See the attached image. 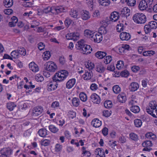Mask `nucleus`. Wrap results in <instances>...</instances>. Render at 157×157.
I'll use <instances>...</instances> for the list:
<instances>
[{
  "label": "nucleus",
  "mask_w": 157,
  "mask_h": 157,
  "mask_svg": "<svg viewBox=\"0 0 157 157\" xmlns=\"http://www.w3.org/2000/svg\"><path fill=\"white\" fill-rule=\"evenodd\" d=\"M69 73L65 70L59 71L56 73L52 77L53 81L50 82L48 85V90L49 91L56 90L58 84L57 83L63 81L68 76Z\"/></svg>",
  "instance_id": "1"
},
{
  "label": "nucleus",
  "mask_w": 157,
  "mask_h": 157,
  "mask_svg": "<svg viewBox=\"0 0 157 157\" xmlns=\"http://www.w3.org/2000/svg\"><path fill=\"white\" fill-rule=\"evenodd\" d=\"M146 17L143 13H136L133 17L134 21L138 24H144L146 21Z\"/></svg>",
  "instance_id": "2"
},
{
  "label": "nucleus",
  "mask_w": 157,
  "mask_h": 157,
  "mask_svg": "<svg viewBox=\"0 0 157 157\" xmlns=\"http://www.w3.org/2000/svg\"><path fill=\"white\" fill-rule=\"evenodd\" d=\"M44 68L47 71L54 72L57 69L56 64L53 62H48L44 64Z\"/></svg>",
  "instance_id": "3"
},
{
  "label": "nucleus",
  "mask_w": 157,
  "mask_h": 157,
  "mask_svg": "<svg viewBox=\"0 0 157 157\" xmlns=\"http://www.w3.org/2000/svg\"><path fill=\"white\" fill-rule=\"evenodd\" d=\"M88 66V67H87L89 68V69L87 71H85V74L83 75V78L84 80H86L90 79L92 80V79H91L93 76V73L90 70L92 69L93 68L94 66L91 65L90 67L89 65Z\"/></svg>",
  "instance_id": "4"
},
{
  "label": "nucleus",
  "mask_w": 157,
  "mask_h": 157,
  "mask_svg": "<svg viewBox=\"0 0 157 157\" xmlns=\"http://www.w3.org/2000/svg\"><path fill=\"white\" fill-rule=\"evenodd\" d=\"M33 115L34 117H37L42 114L44 109L41 106H37L33 108Z\"/></svg>",
  "instance_id": "5"
},
{
  "label": "nucleus",
  "mask_w": 157,
  "mask_h": 157,
  "mask_svg": "<svg viewBox=\"0 0 157 157\" xmlns=\"http://www.w3.org/2000/svg\"><path fill=\"white\" fill-rule=\"evenodd\" d=\"M92 36L91 40L95 43H99L102 40V36L101 34L94 33Z\"/></svg>",
  "instance_id": "6"
},
{
  "label": "nucleus",
  "mask_w": 157,
  "mask_h": 157,
  "mask_svg": "<svg viewBox=\"0 0 157 157\" xmlns=\"http://www.w3.org/2000/svg\"><path fill=\"white\" fill-rule=\"evenodd\" d=\"M90 98L92 101L94 103L99 104L101 102L100 97L96 94H93L91 96Z\"/></svg>",
  "instance_id": "7"
},
{
  "label": "nucleus",
  "mask_w": 157,
  "mask_h": 157,
  "mask_svg": "<svg viewBox=\"0 0 157 157\" xmlns=\"http://www.w3.org/2000/svg\"><path fill=\"white\" fill-rule=\"evenodd\" d=\"M119 17V13L114 11L112 12L109 17L110 21L113 22H115L117 21Z\"/></svg>",
  "instance_id": "8"
},
{
  "label": "nucleus",
  "mask_w": 157,
  "mask_h": 157,
  "mask_svg": "<svg viewBox=\"0 0 157 157\" xmlns=\"http://www.w3.org/2000/svg\"><path fill=\"white\" fill-rule=\"evenodd\" d=\"M95 154L97 157H105L104 150L102 148H98L96 149L95 151Z\"/></svg>",
  "instance_id": "9"
},
{
  "label": "nucleus",
  "mask_w": 157,
  "mask_h": 157,
  "mask_svg": "<svg viewBox=\"0 0 157 157\" xmlns=\"http://www.w3.org/2000/svg\"><path fill=\"white\" fill-rule=\"evenodd\" d=\"M29 66L30 69L33 72H36L39 71L38 66L33 62L30 63Z\"/></svg>",
  "instance_id": "10"
},
{
  "label": "nucleus",
  "mask_w": 157,
  "mask_h": 157,
  "mask_svg": "<svg viewBox=\"0 0 157 157\" xmlns=\"http://www.w3.org/2000/svg\"><path fill=\"white\" fill-rule=\"evenodd\" d=\"M81 15L82 18L84 20H86L90 17V15L88 11L83 10L81 12Z\"/></svg>",
  "instance_id": "11"
},
{
  "label": "nucleus",
  "mask_w": 157,
  "mask_h": 157,
  "mask_svg": "<svg viewBox=\"0 0 157 157\" xmlns=\"http://www.w3.org/2000/svg\"><path fill=\"white\" fill-rule=\"evenodd\" d=\"M120 37L122 40H128L130 38L131 36L129 33L123 32L120 34Z\"/></svg>",
  "instance_id": "12"
},
{
  "label": "nucleus",
  "mask_w": 157,
  "mask_h": 157,
  "mask_svg": "<svg viewBox=\"0 0 157 157\" xmlns=\"http://www.w3.org/2000/svg\"><path fill=\"white\" fill-rule=\"evenodd\" d=\"M65 7L62 6H59L56 7H53V11L55 12L54 13L58 14L60 13L63 12L66 10Z\"/></svg>",
  "instance_id": "13"
},
{
  "label": "nucleus",
  "mask_w": 157,
  "mask_h": 157,
  "mask_svg": "<svg viewBox=\"0 0 157 157\" xmlns=\"http://www.w3.org/2000/svg\"><path fill=\"white\" fill-rule=\"evenodd\" d=\"M117 99L120 102L124 103L127 100V98L125 94L124 93H121L118 95Z\"/></svg>",
  "instance_id": "14"
},
{
  "label": "nucleus",
  "mask_w": 157,
  "mask_h": 157,
  "mask_svg": "<svg viewBox=\"0 0 157 157\" xmlns=\"http://www.w3.org/2000/svg\"><path fill=\"white\" fill-rule=\"evenodd\" d=\"M82 51H83V54H88L90 53L92 51V48L90 46L86 44L82 48Z\"/></svg>",
  "instance_id": "15"
},
{
  "label": "nucleus",
  "mask_w": 157,
  "mask_h": 157,
  "mask_svg": "<svg viewBox=\"0 0 157 157\" xmlns=\"http://www.w3.org/2000/svg\"><path fill=\"white\" fill-rule=\"evenodd\" d=\"M148 5L147 3L145 0H143L141 1L139 5V8L141 10H144L146 9Z\"/></svg>",
  "instance_id": "16"
},
{
  "label": "nucleus",
  "mask_w": 157,
  "mask_h": 157,
  "mask_svg": "<svg viewBox=\"0 0 157 157\" xmlns=\"http://www.w3.org/2000/svg\"><path fill=\"white\" fill-rule=\"evenodd\" d=\"M76 80L75 78H72L69 80L67 82L66 87L67 89L72 88L75 85Z\"/></svg>",
  "instance_id": "17"
},
{
  "label": "nucleus",
  "mask_w": 157,
  "mask_h": 157,
  "mask_svg": "<svg viewBox=\"0 0 157 157\" xmlns=\"http://www.w3.org/2000/svg\"><path fill=\"white\" fill-rule=\"evenodd\" d=\"M129 88L131 91H135L139 88V85L136 82H132L130 85Z\"/></svg>",
  "instance_id": "18"
},
{
  "label": "nucleus",
  "mask_w": 157,
  "mask_h": 157,
  "mask_svg": "<svg viewBox=\"0 0 157 157\" xmlns=\"http://www.w3.org/2000/svg\"><path fill=\"white\" fill-rule=\"evenodd\" d=\"M91 124L93 125L94 127L98 128L101 125V122L98 119L95 118L91 122Z\"/></svg>",
  "instance_id": "19"
},
{
  "label": "nucleus",
  "mask_w": 157,
  "mask_h": 157,
  "mask_svg": "<svg viewBox=\"0 0 157 157\" xmlns=\"http://www.w3.org/2000/svg\"><path fill=\"white\" fill-rule=\"evenodd\" d=\"M106 55V53L104 52L99 51L95 53L96 57L99 59H102L105 57Z\"/></svg>",
  "instance_id": "20"
},
{
  "label": "nucleus",
  "mask_w": 157,
  "mask_h": 157,
  "mask_svg": "<svg viewBox=\"0 0 157 157\" xmlns=\"http://www.w3.org/2000/svg\"><path fill=\"white\" fill-rule=\"evenodd\" d=\"M85 45L84 43V40H82L78 41L77 43L76 44V48L78 50H82Z\"/></svg>",
  "instance_id": "21"
},
{
  "label": "nucleus",
  "mask_w": 157,
  "mask_h": 157,
  "mask_svg": "<svg viewBox=\"0 0 157 157\" xmlns=\"http://www.w3.org/2000/svg\"><path fill=\"white\" fill-rule=\"evenodd\" d=\"M1 154H4L6 155H10L11 154L12 151L10 148H5L0 151Z\"/></svg>",
  "instance_id": "22"
},
{
  "label": "nucleus",
  "mask_w": 157,
  "mask_h": 157,
  "mask_svg": "<svg viewBox=\"0 0 157 157\" xmlns=\"http://www.w3.org/2000/svg\"><path fill=\"white\" fill-rule=\"evenodd\" d=\"M11 19L12 21L10 22L8 25L10 27H14L15 26L16 24L17 23L18 19L16 17L13 16L11 18Z\"/></svg>",
  "instance_id": "23"
},
{
  "label": "nucleus",
  "mask_w": 157,
  "mask_h": 157,
  "mask_svg": "<svg viewBox=\"0 0 157 157\" xmlns=\"http://www.w3.org/2000/svg\"><path fill=\"white\" fill-rule=\"evenodd\" d=\"M97 71L99 73H103L105 71V68L101 63H98L96 66Z\"/></svg>",
  "instance_id": "24"
},
{
  "label": "nucleus",
  "mask_w": 157,
  "mask_h": 157,
  "mask_svg": "<svg viewBox=\"0 0 157 157\" xmlns=\"http://www.w3.org/2000/svg\"><path fill=\"white\" fill-rule=\"evenodd\" d=\"M94 33L93 31L88 29H86L84 31V34L85 36L89 37L91 39L92 35H93Z\"/></svg>",
  "instance_id": "25"
},
{
  "label": "nucleus",
  "mask_w": 157,
  "mask_h": 157,
  "mask_svg": "<svg viewBox=\"0 0 157 157\" xmlns=\"http://www.w3.org/2000/svg\"><path fill=\"white\" fill-rule=\"evenodd\" d=\"M130 110L134 113H138L140 111L139 107L137 105H132L130 107Z\"/></svg>",
  "instance_id": "26"
},
{
  "label": "nucleus",
  "mask_w": 157,
  "mask_h": 157,
  "mask_svg": "<svg viewBox=\"0 0 157 157\" xmlns=\"http://www.w3.org/2000/svg\"><path fill=\"white\" fill-rule=\"evenodd\" d=\"M129 137L132 140L137 141L139 140L138 136L134 133H131L129 134Z\"/></svg>",
  "instance_id": "27"
},
{
  "label": "nucleus",
  "mask_w": 157,
  "mask_h": 157,
  "mask_svg": "<svg viewBox=\"0 0 157 157\" xmlns=\"http://www.w3.org/2000/svg\"><path fill=\"white\" fill-rule=\"evenodd\" d=\"M72 104L73 106L75 107H77L80 105V101L78 98H74L72 100Z\"/></svg>",
  "instance_id": "28"
},
{
  "label": "nucleus",
  "mask_w": 157,
  "mask_h": 157,
  "mask_svg": "<svg viewBox=\"0 0 157 157\" xmlns=\"http://www.w3.org/2000/svg\"><path fill=\"white\" fill-rule=\"evenodd\" d=\"M38 133L40 136L44 137L47 135V130L45 129L41 128L39 130Z\"/></svg>",
  "instance_id": "29"
},
{
  "label": "nucleus",
  "mask_w": 157,
  "mask_h": 157,
  "mask_svg": "<svg viewBox=\"0 0 157 157\" xmlns=\"http://www.w3.org/2000/svg\"><path fill=\"white\" fill-rule=\"evenodd\" d=\"M79 96L80 100L83 102L86 101L87 99V96L86 94L84 92H81L79 94Z\"/></svg>",
  "instance_id": "30"
},
{
  "label": "nucleus",
  "mask_w": 157,
  "mask_h": 157,
  "mask_svg": "<svg viewBox=\"0 0 157 157\" xmlns=\"http://www.w3.org/2000/svg\"><path fill=\"white\" fill-rule=\"evenodd\" d=\"M16 106V105L13 102H10L7 104V107L10 111H12L14 108Z\"/></svg>",
  "instance_id": "31"
},
{
  "label": "nucleus",
  "mask_w": 157,
  "mask_h": 157,
  "mask_svg": "<svg viewBox=\"0 0 157 157\" xmlns=\"http://www.w3.org/2000/svg\"><path fill=\"white\" fill-rule=\"evenodd\" d=\"M10 55L14 59H18L20 57L17 50L13 51Z\"/></svg>",
  "instance_id": "32"
},
{
  "label": "nucleus",
  "mask_w": 157,
  "mask_h": 157,
  "mask_svg": "<svg viewBox=\"0 0 157 157\" xmlns=\"http://www.w3.org/2000/svg\"><path fill=\"white\" fill-rule=\"evenodd\" d=\"M17 50L20 56L21 55H23V56H24L26 54V50L24 48H18Z\"/></svg>",
  "instance_id": "33"
},
{
  "label": "nucleus",
  "mask_w": 157,
  "mask_h": 157,
  "mask_svg": "<svg viewBox=\"0 0 157 157\" xmlns=\"http://www.w3.org/2000/svg\"><path fill=\"white\" fill-rule=\"evenodd\" d=\"M98 1L99 3L104 6H108L110 3L109 0H98Z\"/></svg>",
  "instance_id": "34"
},
{
  "label": "nucleus",
  "mask_w": 157,
  "mask_h": 157,
  "mask_svg": "<svg viewBox=\"0 0 157 157\" xmlns=\"http://www.w3.org/2000/svg\"><path fill=\"white\" fill-rule=\"evenodd\" d=\"M4 3V6L6 7H10L13 4V0H5Z\"/></svg>",
  "instance_id": "35"
},
{
  "label": "nucleus",
  "mask_w": 157,
  "mask_h": 157,
  "mask_svg": "<svg viewBox=\"0 0 157 157\" xmlns=\"http://www.w3.org/2000/svg\"><path fill=\"white\" fill-rule=\"evenodd\" d=\"M104 107L106 108H110L113 106L112 102L110 100L106 101L104 103Z\"/></svg>",
  "instance_id": "36"
},
{
  "label": "nucleus",
  "mask_w": 157,
  "mask_h": 157,
  "mask_svg": "<svg viewBox=\"0 0 157 157\" xmlns=\"http://www.w3.org/2000/svg\"><path fill=\"white\" fill-rule=\"evenodd\" d=\"M49 128L50 131L52 132L55 133L59 131L58 128L53 125H50L49 126Z\"/></svg>",
  "instance_id": "37"
},
{
  "label": "nucleus",
  "mask_w": 157,
  "mask_h": 157,
  "mask_svg": "<svg viewBox=\"0 0 157 157\" xmlns=\"http://www.w3.org/2000/svg\"><path fill=\"white\" fill-rule=\"evenodd\" d=\"M148 25L151 29H155L157 27V23L155 21L150 22Z\"/></svg>",
  "instance_id": "38"
},
{
  "label": "nucleus",
  "mask_w": 157,
  "mask_h": 157,
  "mask_svg": "<svg viewBox=\"0 0 157 157\" xmlns=\"http://www.w3.org/2000/svg\"><path fill=\"white\" fill-rule=\"evenodd\" d=\"M149 106L151 109H156L157 107V104L155 101H150L149 103Z\"/></svg>",
  "instance_id": "39"
},
{
  "label": "nucleus",
  "mask_w": 157,
  "mask_h": 157,
  "mask_svg": "<svg viewBox=\"0 0 157 157\" xmlns=\"http://www.w3.org/2000/svg\"><path fill=\"white\" fill-rule=\"evenodd\" d=\"M43 12L45 13H48L50 12H51L52 13H55V12L53 11V7H51L50 6H48L44 9L43 10Z\"/></svg>",
  "instance_id": "40"
},
{
  "label": "nucleus",
  "mask_w": 157,
  "mask_h": 157,
  "mask_svg": "<svg viewBox=\"0 0 157 157\" xmlns=\"http://www.w3.org/2000/svg\"><path fill=\"white\" fill-rule=\"evenodd\" d=\"M107 31L105 29V26H101L98 29V33L101 34V35L102 34H105L106 33Z\"/></svg>",
  "instance_id": "41"
},
{
  "label": "nucleus",
  "mask_w": 157,
  "mask_h": 157,
  "mask_svg": "<svg viewBox=\"0 0 157 157\" xmlns=\"http://www.w3.org/2000/svg\"><path fill=\"white\" fill-rule=\"evenodd\" d=\"M142 145L144 147H149L152 146V144L151 141L146 140L142 143Z\"/></svg>",
  "instance_id": "42"
},
{
  "label": "nucleus",
  "mask_w": 157,
  "mask_h": 157,
  "mask_svg": "<svg viewBox=\"0 0 157 157\" xmlns=\"http://www.w3.org/2000/svg\"><path fill=\"white\" fill-rule=\"evenodd\" d=\"M113 90L115 93L118 94L121 91V88L119 86L116 85L113 86Z\"/></svg>",
  "instance_id": "43"
},
{
  "label": "nucleus",
  "mask_w": 157,
  "mask_h": 157,
  "mask_svg": "<svg viewBox=\"0 0 157 157\" xmlns=\"http://www.w3.org/2000/svg\"><path fill=\"white\" fill-rule=\"evenodd\" d=\"M134 123L136 127H140L142 124V121L139 119H136L134 121Z\"/></svg>",
  "instance_id": "44"
},
{
  "label": "nucleus",
  "mask_w": 157,
  "mask_h": 157,
  "mask_svg": "<svg viewBox=\"0 0 157 157\" xmlns=\"http://www.w3.org/2000/svg\"><path fill=\"white\" fill-rule=\"evenodd\" d=\"M127 4L131 6H134L136 4V0H125Z\"/></svg>",
  "instance_id": "45"
},
{
  "label": "nucleus",
  "mask_w": 157,
  "mask_h": 157,
  "mask_svg": "<svg viewBox=\"0 0 157 157\" xmlns=\"http://www.w3.org/2000/svg\"><path fill=\"white\" fill-rule=\"evenodd\" d=\"M44 54L43 56V59L44 60H47L49 59L51 55L50 52L49 51H46L44 53Z\"/></svg>",
  "instance_id": "46"
},
{
  "label": "nucleus",
  "mask_w": 157,
  "mask_h": 157,
  "mask_svg": "<svg viewBox=\"0 0 157 157\" xmlns=\"http://www.w3.org/2000/svg\"><path fill=\"white\" fill-rule=\"evenodd\" d=\"M70 15L74 18H77L78 16V12L76 10H71L70 12Z\"/></svg>",
  "instance_id": "47"
},
{
  "label": "nucleus",
  "mask_w": 157,
  "mask_h": 157,
  "mask_svg": "<svg viewBox=\"0 0 157 157\" xmlns=\"http://www.w3.org/2000/svg\"><path fill=\"white\" fill-rule=\"evenodd\" d=\"M112 60V58L111 56H105L104 60V63L106 64H108Z\"/></svg>",
  "instance_id": "48"
},
{
  "label": "nucleus",
  "mask_w": 157,
  "mask_h": 157,
  "mask_svg": "<svg viewBox=\"0 0 157 157\" xmlns=\"http://www.w3.org/2000/svg\"><path fill=\"white\" fill-rule=\"evenodd\" d=\"M35 78L36 80L38 82H41L44 80L43 76L40 74L37 75L36 76Z\"/></svg>",
  "instance_id": "49"
},
{
  "label": "nucleus",
  "mask_w": 157,
  "mask_h": 157,
  "mask_svg": "<svg viewBox=\"0 0 157 157\" xmlns=\"http://www.w3.org/2000/svg\"><path fill=\"white\" fill-rule=\"evenodd\" d=\"M72 22V20L70 19L69 18L67 17L64 21L65 25L68 27L69 25L71 24Z\"/></svg>",
  "instance_id": "50"
},
{
  "label": "nucleus",
  "mask_w": 157,
  "mask_h": 157,
  "mask_svg": "<svg viewBox=\"0 0 157 157\" xmlns=\"http://www.w3.org/2000/svg\"><path fill=\"white\" fill-rule=\"evenodd\" d=\"M123 24H118L117 25V30L118 32H121L124 30Z\"/></svg>",
  "instance_id": "51"
},
{
  "label": "nucleus",
  "mask_w": 157,
  "mask_h": 157,
  "mask_svg": "<svg viewBox=\"0 0 157 157\" xmlns=\"http://www.w3.org/2000/svg\"><path fill=\"white\" fill-rule=\"evenodd\" d=\"M129 75V73L127 70H124L122 71L121 73V75L122 77H127Z\"/></svg>",
  "instance_id": "52"
},
{
  "label": "nucleus",
  "mask_w": 157,
  "mask_h": 157,
  "mask_svg": "<svg viewBox=\"0 0 157 157\" xmlns=\"http://www.w3.org/2000/svg\"><path fill=\"white\" fill-rule=\"evenodd\" d=\"M49 140L46 139L41 141V144L44 146H47L49 145L50 143Z\"/></svg>",
  "instance_id": "53"
},
{
  "label": "nucleus",
  "mask_w": 157,
  "mask_h": 157,
  "mask_svg": "<svg viewBox=\"0 0 157 157\" xmlns=\"http://www.w3.org/2000/svg\"><path fill=\"white\" fill-rule=\"evenodd\" d=\"M144 29L146 34H147L151 32V29L148 25H146L144 26Z\"/></svg>",
  "instance_id": "54"
},
{
  "label": "nucleus",
  "mask_w": 157,
  "mask_h": 157,
  "mask_svg": "<svg viewBox=\"0 0 157 157\" xmlns=\"http://www.w3.org/2000/svg\"><path fill=\"white\" fill-rule=\"evenodd\" d=\"M62 146L60 144H57L55 146V151L56 152L60 151L62 149Z\"/></svg>",
  "instance_id": "55"
},
{
  "label": "nucleus",
  "mask_w": 157,
  "mask_h": 157,
  "mask_svg": "<svg viewBox=\"0 0 157 157\" xmlns=\"http://www.w3.org/2000/svg\"><path fill=\"white\" fill-rule=\"evenodd\" d=\"M140 67L137 66H134L132 67H131L132 71L135 73L137 72L140 70Z\"/></svg>",
  "instance_id": "56"
},
{
  "label": "nucleus",
  "mask_w": 157,
  "mask_h": 157,
  "mask_svg": "<svg viewBox=\"0 0 157 157\" xmlns=\"http://www.w3.org/2000/svg\"><path fill=\"white\" fill-rule=\"evenodd\" d=\"M73 34L74 40H75L78 39L80 35L78 33H72Z\"/></svg>",
  "instance_id": "57"
},
{
  "label": "nucleus",
  "mask_w": 157,
  "mask_h": 157,
  "mask_svg": "<svg viewBox=\"0 0 157 157\" xmlns=\"http://www.w3.org/2000/svg\"><path fill=\"white\" fill-rule=\"evenodd\" d=\"M59 106V103L57 101L53 102L52 103L51 106L52 108H55Z\"/></svg>",
  "instance_id": "58"
},
{
  "label": "nucleus",
  "mask_w": 157,
  "mask_h": 157,
  "mask_svg": "<svg viewBox=\"0 0 157 157\" xmlns=\"http://www.w3.org/2000/svg\"><path fill=\"white\" fill-rule=\"evenodd\" d=\"M110 112L111 111H109L107 110H105L103 112V115L105 117H109L111 115Z\"/></svg>",
  "instance_id": "59"
},
{
  "label": "nucleus",
  "mask_w": 157,
  "mask_h": 157,
  "mask_svg": "<svg viewBox=\"0 0 157 157\" xmlns=\"http://www.w3.org/2000/svg\"><path fill=\"white\" fill-rule=\"evenodd\" d=\"M148 82V80L147 79L142 80V85L144 87H146L147 86Z\"/></svg>",
  "instance_id": "60"
},
{
  "label": "nucleus",
  "mask_w": 157,
  "mask_h": 157,
  "mask_svg": "<svg viewBox=\"0 0 157 157\" xmlns=\"http://www.w3.org/2000/svg\"><path fill=\"white\" fill-rule=\"evenodd\" d=\"M38 48L40 50H43L44 48V45L42 42H40L38 44Z\"/></svg>",
  "instance_id": "61"
},
{
  "label": "nucleus",
  "mask_w": 157,
  "mask_h": 157,
  "mask_svg": "<svg viewBox=\"0 0 157 157\" xmlns=\"http://www.w3.org/2000/svg\"><path fill=\"white\" fill-rule=\"evenodd\" d=\"M90 89L93 90H95L98 88L97 85L95 83H92L90 86Z\"/></svg>",
  "instance_id": "62"
},
{
  "label": "nucleus",
  "mask_w": 157,
  "mask_h": 157,
  "mask_svg": "<svg viewBox=\"0 0 157 157\" xmlns=\"http://www.w3.org/2000/svg\"><path fill=\"white\" fill-rule=\"evenodd\" d=\"M76 113L73 111H70L69 113V117L72 119H73L76 117Z\"/></svg>",
  "instance_id": "63"
},
{
  "label": "nucleus",
  "mask_w": 157,
  "mask_h": 157,
  "mask_svg": "<svg viewBox=\"0 0 157 157\" xmlns=\"http://www.w3.org/2000/svg\"><path fill=\"white\" fill-rule=\"evenodd\" d=\"M4 13L6 14H10L13 12V10L10 9H5L4 11Z\"/></svg>",
  "instance_id": "64"
}]
</instances>
